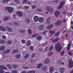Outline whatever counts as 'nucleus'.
Instances as JSON below:
<instances>
[{
  "label": "nucleus",
  "instance_id": "nucleus-56",
  "mask_svg": "<svg viewBox=\"0 0 73 73\" xmlns=\"http://www.w3.org/2000/svg\"><path fill=\"white\" fill-rule=\"evenodd\" d=\"M7 53H7V50H5L3 52V54H7Z\"/></svg>",
  "mask_w": 73,
  "mask_h": 73
},
{
  "label": "nucleus",
  "instance_id": "nucleus-32",
  "mask_svg": "<svg viewBox=\"0 0 73 73\" xmlns=\"http://www.w3.org/2000/svg\"><path fill=\"white\" fill-rule=\"evenodd\" d=\"M5 42L3 40H0V43L2 44H5Z\"/></svg>",
  "mask_w": 73,
  "mask_h": 73
},
{
  "label": "nucleus",
  "instance_id": "nucleus-22",
  "mask_svg": "<svg viewBox=\"0 0 73 73\" xmlns=\"http://www.w3.org/2000/svg\"><path fill=\"white\" fill-rule=\"evenodd\" d=\"M31 42L30 40H28L26 43V45L29 46L30 45H31Z\"/></svg>",
  "mask_w": 73,
  "mask_h": 73
},
{
  "label": "nucleus",
  "instance_id": "nucleus-26",
  "mask_svg": "<svg viewBox=\"0 0 73 73\" xmlns=\"http://www.w3.org/2000/svg\"><path fill=\"white\" fill-rule=\"evenodd\" d=\"M42 64L41 63H40L38 64L37 66V68L38 69H40L42 66Z\"/></svg>",
  "mask_w": 73,
  "mask_h": 73
},
{
  "label": "nucleus",
  "instance_id": "nucleus-15",
  "mask_svg": "<svg viewBox=\"0 0 73 73\" xmlns=\"http://www.w3.org/2000/svg\"><path fill=\"white\" fill-rule=\"evenodd\" d=\"M17 14L19 17H21L23 15V13L20 11L18 12Z\"/></svg>",
  "mask_w": 73,
  "mask_h": 73
},
{
  "label": "nucleus",
  "instance_id": "nucleus-60",
  "mask_svg": "<svg viewBox=\"0 0 73 73\" xmlns=\"http://www.w3.org/2000/svg\"><path fill=\"white\" fill-rule=\"evenodd\" d=\"M61 60H58V64H59V65H60V64H61Z\"/></svg>",
  "mask_w": 73,
  "mask_h": 73
},
{
  "label": "nucleus",
  "instance_id": "nucleus-54",
  "mask_svg": "<svg viewBox=\"0 0 73 73\" xmlns=\"http://www.w3.org/2000/svg\"><path fill=\"white\" fill-rule=\"evenodd\" d=\"M38 50L39 52H42V49L41 48H39L38 49Z\"/></svg>",
  "mask_w": 73,
  "mask_h": 73
},
{
  "label": "nucleus",
  "instance_id": "nucleus-49",
  "mask_svg": "<svg viewBox=\"0 0 73 73\" xmlns=\"http://www.w3.org/2000/svg\"><path fill=\"white\" fill-rule=\"evenodd\" d=\"M7 43L8 44H11L12 43V42L11 41H8Z\"/></svg>",
  "mask_w": 73,
  "mask_h": 73
},
{
  "label": "nucleus",
  "instance_id": "nucleus-37",
  "mask_svg": "<svg viewBox=\"0 0 73 73\" xmlns=\"http://www.w3.org/2000/svg\"><path fill=\"white\" fill-rule=\"evenodd\" d=\"M53 49V46H51L50 48H49V51H50V50H52Z\"/></svg>",
  "mask_w": 73,
  "mask_h": 73
},
{
  "label": "nucleus",
  "instance_id": "nucleus-63",
  "mask_svg": "<svg viewBox=\"0 0 73 73\" xmlns=\"http://www.w3.org/2000/svg\"><path fill=\"white\" fill-rule=\"evenodd\" d=\"M36 56V55L35 54L33 53L32 56V57H34Z\"/></svg>",
  "mask_w": 73,
  "mask_h": 73
},
{
  "label": "nucleus",
  "instance_id": "nucleus-33",
  "mask_svg": "<svg viewBox=\"0 0 73 73\" xmlns=\"http://www.w3.org/2000/svg\"><path fill=\"white\" fill-rule=\"evenodd\" d=\"M10 1V0H3L2 1V3H7L8 2H9Z\"/></svg>",
  "mask_w": 73,
  "mask_h": 73
},
{
  "label": "nucleus",
  "instance_id": "nucleus-40",
  "mask_svg": "<svg viewBox=\"0 0 73 73\" xmlns=\"http://www.w3.org/2000/svg\"><path fill=\"white\" fill-rule=\"evenodd\" d=\"M42 9H39V8L37 9H36L37 11H38V12H41V11H42Z\"/></svg>",
  "mask_w": 73,
  "mask_h": 73
},
{
  "label": "nucleus",
  "instance_id": "nucleus-52",
  "mask_svg": "<svg viewBox=\"0 0 73 73\" xmlns=\"http://www.w3.org/2000/svg\"><path fill=\"white\" fill-rule=\"evenodd\" d=\"M29 48H30L31 50H33V46H30L29 47Z\"/></svg>",
  "mask_w": 73,
  "mask_h": 73
},
{
  "label": "nucleus",
  "instance_id": "nucleus-50",
  "mask_svg": "<svg viewBox=\"0 0 73 73\" xmlns=\"http://www.w3.org/2000/svg\"><path fill=\"white\" fill-rule=\"evenodd\" d=\"M2 38L3 39H6L7 38V37L3 35L2 36Z\"/></svg>",
  "mask_w": 73,
  "mask_h": 73
},
{
  "label": "nucleus",
  "instance_id": "nucleus-19",
  "mask_svg": "<svg viewBox=\"0 0 73 73\" xmlns=\"http://www.w3.org/2000/svg\"><path fill=\"white\" fill-rule=\"evenodd\" d=\"M50 62V60L48 59H46L44 62L45 64H48Z\"/></svg>",
  "mask_w": 73,
  "mask_h": 73
},
{
  "label": "nucleus",
  "instance_id": "nucleus-35",
  "mask_svg": "<svg viewBox=\"0 0 73 73\" xmlns=\"http://www.w3.org/2000/svg\"><path fill=\"white\" fill-rule=\"evenodd\" d=\"M19 31L21 33H25V31L24 30L19 29Z\"/></svg>",
  "mask_w": 73,
  "mask_h": 73
},
{
  "label": "nucleus",
  "instance_id": "nucleus-12",
  "mask_svg": "<svg viewBox=\"0 0 73 73\" xmlns=\"http://www.w3.org/2000/svg\"><path fill=\"white\" fill-rule=\"evenodd\" d=\"M50 20H51V18L49 17L48 18L46 21V24H49V23H50Z\"/></svg>",
  "mask_w": 73,
  "mask_h": 73
},
{
  "label": "nucleus",
  "instance_id": "nucleus-18",
  "mask_svg": "<svg viewBox=\"0 0 73 73\" xmlns=\"http://www.w3.org/2000/svg\"><path fill=\"white\" fill-rule=\"evenodd\" d=\"M9 19V17H6L3 18V20L4 21H8Z\"/></svg>",
  "mask_w": 73,
  "mask_h": 73
},
{
  "label": "nucleus",
  "instance_id": "nucleus-14",
  "mask_svg": "<svg viewBox=\"0 0 73 73\" xmlns=\"http://www.w3.org/2000/svg\"><path fill=\"white\" fill-rule=\"evenodd\" d=\"M19 52V50L17 49H15L13 50L12 52L13 54H15V53H17Z\"/></svg>",
  "mask_w": 73,
  "mask_h": 73
},
{
  "label": "nucleus",
  "instance_id": "nucleus-53",
  "mask_svg": "<svg viewBox=\"0 0 73 73\" xmlns=\"http://www.w3.org/2000/svg\"><path fill=\"white\" fill-rule=\"evenodd\" d=\"M37 36V34H35L33 35L32 37H36Z\"/></svg>",
  "mask_w": 73,
  "mask_h": 73
},
{
  "label": "nucleus",
  "instance_id": "nucleus-38",
  "mask_svg": "<svg viewBox=\"0 0 73 73\" xmlns=\"http://www.w3.org/2000/svg\"><path fill=\"white\" fill-rule=\"evenodd\" d=\"M60 5H62L63 6L64 5H65V3L64 2V1H62L60 3Z\"/></svg>",
  "mask_w": 73,
  "mask_h": 73
},
{
  "label": "nucleus",
  "instance_id": "nucleus-59",
  "mask_svg": "<svg viewBox=\"0 0 73 73\" xmlns=\"http://www.w3.org/2000/svg\"><path fill=\"white\" fill-rule=\"evenodd\" d=\"M31 64H32V63H33V62H34V61L33 60V59H31Z\"/></svg>",
  "mask_w": 73,
  "mask_h": 73
},
{
  "label": "nucleus",
  "instance_id": "nucleus-61",
  "mask_svg": "<svg viewBox=\"0 0 73 73\" xmlns=\"http://www.w3.org/2000/svg\"><path fill=\"white\" fill-rule=\"evenodd\" d=\"M4 72V71L3 70L0 69V73H3Z\"/></svg>",
  "mask_w": 73,
  "mask_h": 73
},
{
  "label": "nucleus",
  "instance_id": "nucleus-27",
  "mask_svg": "<svg viewBox=\"0 0 73 73\" xmlns=\"http://www.w3.org/2000/svg\"><path fill=\"white\" fill-rule=\"evenodd\" d=\"M58 40H59V38L58 37L55 39L53 40H52V42L53 43H54L55 42H57Z\"/></svg>",
  "mask_w": 73,
  "mask_h": 73
},
{
  "label": "nucleus",
  "instance_id": "nucleus-46",
  "mask_svg": "<svg viewBox=\"0 0 73 73\" xmlns=\"http://www.w3.org/2000/svg\"><path fill=\"white\" fill-rule=\"evenodd\" d=\"M64 51H63L61 52L60 55L61 56H64Z\"/></svg>",
  "mask_w": 73,
  "mask_h": 73
},
{
  "label": "nucleus",
  "instance_id": "nucleus-5",
  "mask_svg": "<svg viewBox=\"0 0 73 73\" xmlns=\"http://www.w3.org/2000/svg\"><path fill=\"white\" fill-rule=\"evenodd\" d=\"M69 66L70 68H72L73 67V61H71L70 60H68Z\"/></svg>",
  "mask_w": 73,
  "mask_h": 73
},
{
  "label": "nucleus",
  "instance_id": "nucleus-4",
  "mask_svg": "<svg viewBox=\"0 0 73 73\" xmlns=\"http://www.w3.org/2000/svg\"><path fill=\"white\" fill-rule=\"evenodd\" d=\"M46 10L48 11V12H50V13H53V9L52 8L50 7H47L46 8Z\"/></svg>",
  "mask_w": 73,
  "mask_h": 73
},
{
  "label": "nucleus",
  "instance_id": "nucleus-34",
  "mask_svg": "<svg viewBox=\"0 0 73 73\" xmlns=\"http://www.w3.org/2000/svg\"><path fill=\"white\" fill-rule=\"evenodd\" d=\"M53 25H50V26H48V27H47V29H51L52 27H53Z\"/></svg>",
  "mask_w": 73,
  "mask_h": 73
},
{
  "label": "nucleus",
  "instance_id": "nucleus-64",
  "mask_svg": "<svg viewBox=\"0 0 73 73\" xmlns=\"http://www.w3.org/2000/svg\"><path fill=\"white\" fill-rule=\"evenodd\" d=\"M5 58H7V56H3V57L2 58V59H5Z\"/></svg>",
  "mask_w": 73,
  "mask_h": 73
},
{
  "label": "nucleus",
  "instance_id": "nucleus-16",
  "mask_svg": "<svg viewBox=\"0 0 73 73\" xmlns=\"http://www.w3.org/2000/svg\"><path fill=\"white\" fill-rule=\"evenodd\" d=\"M54 72V69L53 67H51L50 68L49 72L51 73H53Z\"/></svg>",
  "mask_w": 73,
  "mask_h": 73
},
{
  "label": "nucleus",
  "instance_id": "nucleus-13",
  "mask_svg": "<svg viewBox=\"0 0 73 73\" xmlns=\"http://www.w3.org/2000/svg\"><path fill=\"white\" fill-rule=\"evenodd\" d=\"M38 29L39 30L41 31V30H42L43 29H44V25H40L39 27H38Z\"/></svg>",
  "mask_w": 73,
  "mask_h": 73
},
{
  "label": "nucleus",
  "instance_id": "nucleus-9",
  "mask_svg": "<svg viewBox=\"0 0 73 73\" xmlns=\"http://www.w3.org/2000/svg\"><path fill=\"white\" fill-rule=\"evenodd\" d=\"M0 30L2 31H6V29L4 27L1 26L0 27Z\"/></svg>",
  "mask_w": 73,
  "mask_h": 73
},
{
  "label": "nucleus",
  "instance_id": "nucleus-57",
  "mask_svg": "<svg viewBox=\"0 0 73 73\" xmlns=\"http://www.w3.org/2000/svg\"><path fill=\"white\" fill-rule=\"evenodd\" d=\"M36 8V6L35 5L33 6L32 7V9H35Z\"/></svg>",
  "mask_w": 73,
  "mask_h": 73
},
{
  "label": "nucleus",
  "instance_id": "nucleus-1",
  "mask_svg": "<svg viewBox=\"0 0 73 73\" xmlns=\"http://www.w3.org/2000/svg\"><path fill=\"white\" fill-rule=\"evenodd\" d=\"M55 49H56V51L61 52V49H62V46H61L60 44L58 43L57 44H56Z\"/></svg>",
  "mask_w": 73,
  "mask_h": 73
},
{
  "label": "nucleus",
  "instance_id": "nucleus-30",
  "mask_svg": "<svg viewBox=\"0 0 73 73\" xmlns=\"http://www.w3.org/2000/svg\"><path fill=\"white\" fill-rule=\"evenodd\" d=\"M36 38L37 39H38V40H41V36H40V35H38L37 36Z\"/></svg>",
  "mask_w": 73,
  "mask_h": 73
},
{
  "label": "nucleus",
  "instance_id": "nucleus-6",
  "mask_svg": "<svg viewBox=\"0 0 73 73\" xmlns=\"http://www.w3.org/2000/svg\"><path fill=\"white\" fill-rule=\"evenodd\" d=\"M44 21V19L43 17H40L38 19V21L40 23H42Z\"/></svg>",
  "mask_w": 73,
  "mask_h": 73
},
{
  "label": "nucleus",
  "instance_id": "nucleus-45",
  "mask_svg": "<svg viewBox=\"0 0 73 73\" xmlns=\"http://www.w3.org/2000/svg\"><path fill=\"white\" fill-rule=\"evenodd\" d=\"M12 73H17V71L16 70H13L11 72Z\"/></svg>",
  "mask_w": 73,
  "mask_h": 73
},
{
  "label": "nucleus",
  "instance_id": "nucleus-47",
  "mask_svg": "<svg viewBox=\"0 0 73 73\" xmlns=\"http://www.w3.org/2000/svg\"><path fill=\"white\" fill-rule=\"evenodd\" d=\"M24 8H25V9H28L29 8V6H26L24 7Z\"/></svg>",
  "mask_w": 73,
  "mask_h": 73
},
{
  "label": "nucleus",
  "instance_id": "nucleus-29",
  "mask_svg": "<svg viewBox=\"0 0 73 73\" xmlns=\"http://www.w3.org/2000/svg\"><path fill=\"white\" fill-rule=\"evenodd\" d=\"M49 32L51 35H54L55 33V31L53 30H51L49 31Z\"/></svg>",
  "mask_w": 73,
  "mask_h": 73
},
{
  "label": "nucleus",
  "instance_id": "nucleus-44",
  "mask_svg": "<svg viewBox=\"0 0 73 73\" xmlns=\"http://www.w3.org/2000/svg\"><path fill=\"white\" fill-rule=\"evenodd\" d=\"M23 68L24 69H28L29 68L28 66H23Z\"/></svg>",
  "mask_w": 73,
  "mask_h": 73
},
{
  "label": "nucleus",
  "instance_id": "nucleus-2",
  "mask_svg": "<svg viewBox=\"0 0 73 73\" xmlns=\"http://www.w3.org/2000/svg\"><path fill=\"white\" fill-rule=\"evenodd\" d=\"M5 9V10L8 11L9 13H12L13 11V8L11 7H7Z\"/></svg>",
  "mask_w": 73,
  "mask_h": 73
},
{
  "label": "nucleus",
  "instance_id": "nucleus-10",
  "mask_svg": "<svg viewBox=\"0 0 73 73\" xmlns=\"http://www.w3.org/2000/svg\"><path fill=\"white\" fill-rule=\"evenodd\" d=\"M60 12L58 11H56L54 13V15L56 17H58V15H60Z\"/></svg>",
  "mask_w": 73,
  "mask_h": 73
},
{
  "label": "nucleus",
  "instance_id": "nucleus-23",
  "mask_svg": "<svg viewBox=\"0 0 73 73\" xmlns=\"http://www.w3.org/2000/svg\"><path fill=\"white\" fill-rule=\"evenodd\" d=\"M71 46V43H69L68 45V46L67 50H70V48Z\"/></svg>",
  "mask_w": 73,
  "mask_h": 73
},
{
  "label": "nucleus",
  "instance_id": "nucleus-51",
  "mask_svg": "<svg viewBox=\"0 0 73 73\" xmlns=\"http://www.w3.org/2000/svg\"><path fill=\"white\" fill-rule=\"evenodd\" d=\"M28 0H24L23 1V4H24V3H26L27 2Z\"/></svg>",
  "mask_w": 73,
  "mask_h": 73
},
{
  "label": "nucleus",
  "instance_id": "nucleus-31",
  "mask_svg": "<svg viewBox=\"0 0 73 73\" xmlns=\"http://www.w3.org/2000/svg\"><path fill=\"white\" fill-rule=\"evenodd\" d=\"M28 32L29 35H31L32 33V30L31 29H29L28 31Z\"/></svg>",
  "mask_w": 73,
  "mask_h": 73
},
{
  "label": "nucleus",
  "instance_id": "nucleus-42",
  "mask_svg": "<svg viewBox=\"0 0 73 73\" xmlns=\"http://www.w3.org/2000/svg\"><path fill=\"white\" fill-rule=\"evenodd\" d=\"M22 43V44H25L26 43V41L24 40V39H23L21 40Z\"/></svg>",
  "mask_w": 73,
  "mask_h": 73
},
{
  "label": "nucleus",
  "instance_id": "nucleus-48",
  "mask_svg": "<svg viewBox=\"0 0 73 73\" xmlns=\"http://www.w3.org/2000/svg\"><path fill=\"white\" fill-rule=\"evenodd\" d=\"M28 56H29V54H28L26 55L25 56V59H27V58H28Z\"/></svg>",
  "mask_w": 73,
  "mask_h": 73
},
{
  "label": "nucleus",
  "instance_id": "nucleus-58",
  "mask_svg": "<svg viewBox=\"0 0 73 73\" xmlns=\"http://www.w3.org/2000/svg\"><path fill=\"white\" fill-rule=\"evenodd\" d=\"M13 68H15V69H16V68H17V66H16V65L15 64H13Z\"/></svg>",
  "mask_w": 73,
  "mask_h": 73
},
{
  "label": "nucleus",
  "instance_id": "nucleus-11",
  "mask_svg": "<svg viewBox=\"0 0 73 73\" xmlns=\"http://www.w3.org/2000/svg\"><path fill=\"white\" fill-rule=\"evenodd\" d=\"M15 57L16 59H19L21 57V55L19 54H17L15 55Z\"/></svg>",
  "mask_w": 73,
  "mask_h": 73
},
{
  "label": "nucleus",
  "instance_id": "nucleus-20",
  "mask_svg": "<svg viewBox=\"0 0 73 73\" xmlns=\"http://www.w3.org/2000/svg\"><path fill=\"white\" fill-rule=\"evenodd\" d=\"M65 69L63 67H61L60 69V72L61 73H63L64 72Z\"/></svg>",
  "mask_w": 73,
  "mask_h": 73
},
{
  "label": "nucleus",
  "instance_id": "nucleus-39",
  "mask_svg": "<svg viewBox=\"0 0 73 73\" xmlns=\"http://www.w3.org/2000/svg\"><path fill=\"white\" fill-rule=\"evenodd\" d=\"M62 7H63V6L60 4V5L58 6V9H61V8H62Z\"/></svg>",
  "mask_w": 73,
  "mask_h": 73
},
{
  "label": "nucleus",
  "instance_id": "nucleus-25",
  "mask_svg": "<svg viewBox=\"0 0 73 73\" xmlns=\"http://www.w3.org/2000/svg\"><path fill=\"white\" fill-rule=\"evenodd\" d=\"M25 21L27 23H29V24L30 23V22H31V21L30 20V19L29 18H26L25 19Z\"/></svg>",
  "mask_w": 73,
  "mask_h": 73
},
{
  "label": "nucleus",
  "instance_id": "nucleus-36",
  "mask_svg": "<svg viewBox=\"0 0 73 73\" xmlns=\"http://www.w3.org/2000/svg\"><path fill=\"white\" fill-rule=\"evenodd\" d=\"M36 71L35 70H31L27 72V73H35Z\"/></svg>",
  "mask_w": 73,
  "mask_h": 73
},
{
  "label": "nucleus",
  "instance_id": "nucleus-43",
  "mask_svg": "<svg viewBox=\"0 0 73 73\" xmlns=\"http://www.w3.org/2000/svg\"><path fill=\"white\" fill-rule=\"evenodd\" d=\"M53 53V52H50L48 54V55L49 56H51V55H52V54Z\"/></svg>",
  "mask_w": 73,
  "mask_h": 73
},
{
  "label": "nucleus",
  "instance_id": "nucleus-17",
  "mask_svg": "<svg viewBox=\"0 0 73 73\" xmlns=\"http://www.w3.org/2000/svg\"><path fill=\"white\" fill-rule=\"evenodd\" d=\"M5 49V47L4 46H2L0 47V50H4Z\"/></svg>",
  "mask_w": 73,
  "mask_h": 73
},
{
  "label": "nucleus",
  "instance_id": "nucleus-7",
  "mask_svg": "<svg viewBox=\"0 0 73 73\" xmlns=\"http://www.w3.org/2000/svg\"><path fill=\"white\" fill-rule=\"evenodd\" d=\"M0 69L1 70L4 69V70H7V67L2 65L0 66Z\"/></svg>",
  "mask_w": 73,
  "mask_h": 73
},
{
  "label": "nucleus",
  "instance_id": "nucleus-8",
  "mask_svg": "<svg viewBox=\"0 0 73 73\" xmlns=\"http://www.w3.org/2000/svg\"><path fill=\"white\" fill-rule=\"evenodd\" d=\"M38 17L36 15L34 17V20L35 22H37V21H38Z\"/></svg>",
  "mask_w": 73,
  "mask_h": 73
},
{
  "label": "nucleus",
  "instance_id": "nucleus-3",
  "mask_svg": "<svg viewBox=\"0 0 73 73\" xmlns=\"http://www.w3.org/2000/svg\"><path fill=\"white\" fill-rule=\"evenodd\" d=\"M55 25L56 26H60L62 25V21L60 20H58L56 21Z\"/></svg>",
  "mask_w": 73,
  "mask_h": 73
},
{
  "label": "nucleus",
  "instance_id": "nucleus-55",
  "mask_svg": "<svg viewBox=\"0 0 73 73\" xmlns=\"http://www.w3.org/2000/svg\"><path fill=\"white\" fill-rule=\"evenodd\" d=\"M14 23L15 25H19V23L17 22H14Z\"/></svg>",
  "mask_w": 73,
  "mask_h": 73
},
{
  "label": "nucleus",
  "instance_id": "nucleus-41",
  "mask_svg": "<svg viewBox=\"0 0 73 73\" xmlns=\"http://www.w3.org/2000/svg\"><path fill=\"white\" fill-rule=\"evenodd\" d=\"M59 33H60V31H58L55 34V36H56V37L57 36H58V35H59Z\"/></svg>",
  "mask_w": 73,
  "mask_h": 73
},
{
  "label": "nucleus",
  "instance_id": "nucleus-62",
  "mask_svg": "<svg viewBox=\"0 0 73 73\" xmlns=\"http://www.w3.org/2000/svg\"><path fill=\"white\" fill-rule=\"evenodd\" d=\"M6 51L7 52V53H10V50L8 49L6 50Z\"/></svg>",
  "mask_w": 73,
  "mask_h": 73
},
{
  "label": "nucleus",
  "instance_id": "nucleus-24",
  "mask_svg": "<svg viewBox=\"0 0 73 73\" xmlns=\"http://www.w3.org/2000/svg\"><path fill=\"white\" fill-rule=\"evenodd\" d=\"M7 66L9 69L10 70L12 69V66L10 64H8L7 65Z\"/></svg>",
  "mask_w": 73,
  "mask_h": 73
},
{
  "label": "nucleus",
  "instance_id": "nucleus-28",
  "mask_svg": "<svg viewBox=\"0 0 73 73\" xmlns=\"http://www.w3.org/2000/svg\"><path fill=\"white\" fill-rule=\"evenodd\" d=\"M47 69V67L46 66H44L42 68V70H46Z\"/></svg>",
  "mask_w": 73,
  "mask_h": 73
},
{
  "label": "nucleus",
  "instance_id": "nucleus-21",
  "mask_svg": "<svg viewBox=\"0 0 73 73\" xmlns=\"http://www.w3.org/2000/svg\"><path fill=\"white\" fill-rule=\"evenodd\" d=\"M7 29L8 31L9 32H11L12 31V28L9 27H7Z\"/></svg>",
  "mask_w": 73,
  "mask_h": 73
}]
</instances>
